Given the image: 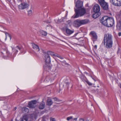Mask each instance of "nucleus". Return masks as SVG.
<instances>
[{"label":"nucleus","mask_w":121,"mask_h":121,"mask_svg":"<svg viewBox=\"0 0 121 121\" xmlns=\"http://www.w3.org/2000/svg\"><path fill=\"white\" fill-rule=\"evenodd\" d=\"M100 8L99 5L98 4L95 5L93 7V10L94 12L99 13L100 10Z\"/></svg>","instance_id":"nucleus-10"},{"label":"nucleus","mask_w":121,"mask_h":121,"mask_svg":"<svg viewBox=\"0 0 121 121\" xmlns=\"http://www.w3.org/2000/svg\"><path fill=\"white\" fill-rule=\"evenodd\" d=\"M48 54H50L52 56H55V54L54 53L52 52L49 51L48 52Z\"/></svg>","instance_id":"nucleus-26"},{"label":"nucleus","mask_w":121,"mask_h":121,"mask_svg":"<svg viewBox=\"0 0 121 121\" xmlns=\"http://www.w3.org/2000/svg\"><path fill=\"white\" fill-rule=\"evenodd\" d=\"M73 118V117L72 116H70V117H69L67 118V121H69L70 120L72 119Z\"/></svg>","instance_id":"nucleus-30"},{"label":"nucleus","mask_w":121,"mask_h":121,"mask_svg":"<svg viewBox=\"0 0 121 121\" xmlns=\"http://www.w3.org/2000/svg\"><path fill=\"white\" fill-rule=\"evenodd\" d=\"M60 56V55H59L57 54H55V56L59 58V56Z\"/></svg>","instance_id":"nucleus-33"},{"label":"nucleus","mask_w":121,"mask_h":121,"mask_svg":"<svg viewBox=\"0 0 121 121\" xmlns=\"http://www.w3.org/2000/svg\"><path fill=\"white\" fill-rule=\"evenodd\" d=\"M109 17L107 16H104L100 19L101 23L104 25L106 26Z\"/></svg>","instance_id":"nucleus-6"},{"label":"nucleus","mask_w":121,"mask_h":121,"mask_svg":"<svg viewBox=\"0 0 121 121\" xmlns=\"http://www.w3.org/2000/svg\"><path fill=\"white\" fill-rule=\"evenodd\" d=\"M100 5L104 10H108V5L107 3L105 2L104 3L102 4V5L101 4Z\"/></svg>","instance_id":"nucleus-13"},{"label":"nucleus","mask_w":121,"mask_h":121,"mask_svg":"<svg viewBox=\"0 0 121 121\" xmlns=\"http://www.w3.org/2000/svg\"><path fill=\"white\" fill-rule=\"evenodd\" d=\"M61 40V41H62V42H65V41H63V40Z\"/></svg>","instance_id":"nucleus-48"},{"label":"nucleus","mask_w":121,"mask_h":121,"mask_svg":"<svg viewBox=\"0 0 121 121\" xmlns=\"http://www.w3.org/2000/svg\"><path fill=\"white\" fill-rule=\"evenodd\" d=\"M83 1L80 0H78L76 2L75 7L76 9L81 8L83 7Z\"/></svg>","instance_id":"nucleus-7"},{"label":"nucleus","mask_w":121,"mask_h":121,"mask_svg":"<svg viewBox=\"0 0 121 121\" xmlns=\"http://www.w3.org/2000/svg\"><path fill=\"white\" fill-rule=\"evenodd\" d=\"M118 0H110V3L113 5L116 6L117 1Z\"/></svg>","instance_id":"nucleus-23"},{"label":"nucleus","mask_w":121,"mask_h":121,"mask_svg":"<svg viewBox=\"0 0 121 121\" xmlns=\"http://www.w3.org/2000/svg\"><path fill=\"white\" fill-rule=\"evenodd\" d=\"M32 11L31 10H29L28 12V15L30 16L32 14Z\"/></svg>","instance_id":"nucleus-27"},{"label":"nucleus","mask_w":121,"mask_h":121,"mask_svg":"<svg viewBox=\"0 0 121 121\" xmlns=\"http://www.w3.org/2000/svg\"><path fill=\"white\" fill-rule=\"evenodd\" d=\"M36 103V100H32L29 102L27 107L30 108H34L36 107L35 104Z\"/></svg>","instance_id":"nucleus-5"},{"label":"nucleus","mask_w":121,"mask_h":121,"mask_svg":"<svg viewBox=\"0 0 121 121\" xmlns=\"http://www.w3.org/2000/svg\"><path fill=\"white\" fill-rule=\"evenodd\" d=\"M71 22V21L70 20H68V23L69 24Z\"/></svg>","instance_id":"nucleus-45"},{"label":"nucleus","mask_w":121,"mask_h":121,"mask_svg":"<svg viewBox=\"0 0 121 121\" xmlns=\"http://www.w3.org/2000/svg\"><path fill=\"white\" fill-rule=\"evenodd\" d=\"M55 99V98H54V99Z\"/></svg>","instance_id":"nucleus-54"},{"label":"nucleus","mask_w":121,"mask_h":121,"mask_svg":"<svg viewBox=\"0 0 121 121\" xmlns=\"http://www.w3.org/2000/svg\"><path fill=\"white\" fill-rule=\"evenodd\" d=\"M120 87L121 88V84L120 85Z\"/></svg>","instance_id":"nucleus-49"},{"label":"nucleus","mask_w":121,"mask_h":121,"mask_svg":"<svg viewBox=\"0 0 121 121\" xmlns=\"http://www.w3.org/2000/svg\"><path fill=\"white\" fill-rule=\"evenodd\" d=\"M22 111L23 113H27L29 112V109L26 107H23L22 109Z\"/></svg>","instance_id":"nucleus-19"},{"label":"nucleus","mask_w":121,"mask_h":121,"mask_svg":"<svg viewBox=\"0 0 121 121\" xmlns=\"http://www.w3.org/2000/svg\"><path fill=\"white\" fill-rule=\"evenodd\" d=\"M66 83L67 85H68L69 84V83L68 82H66Z\"/></svg>","instance_id":"nucleus-46"},{"label":"nucleus","mask_w":121,"mask_h":121,"mask_svg":"<svg viewBox=\"0 0 121 121\" xmlns=\"http://www.w3.org/2000/svg\"><path fill=\"white\" fill-rule=\"evenodd\" d=\"M16 109H17V108L16 107L14 108V110H16Z\"/></svg>","instance_id":"nucleus-47"},{"label":"nucleus","mask_w":121,"mask_h":121,"mask_svg":"<svg viewBox=\"0 0 121 121\" xmlns=\"http://www.w3.org/2000/svg\"><path fill=\"white\" fill-rule=\"evenodd\" d=\"M94 48L96 49L97 48V46L96 45H95L94 46Z\"/></svg>","instance_id":"nucleus-44"},{"label":"nucleus","mask_w":121,"mask_h":121,"mask_svg":"<svg viewBox=\"0 0 121 121\" xmlns=\"http://www.w3.org/2000/svg\"><path fill=\"white\" fill-rule=\"evenodd\" d=\"M51 121H56L55 119L54 118H52L51 119Z\"/></svg>","instance_id":"nucleus-37"},{"label":"nucleus","mask_w":121,"mask_h":121,"mask_svg":"<svg viewBox=\"0 0 121 121\" xmlns=\"http://www.w3.org/2000/svg\"><path fill=\"white\" fill-rule=\"evenodd\" d=\"M50 80V79L49 78V77L47 76L45 79V80L48 82Z\"/></svg>","instance_id":"nucleus-31"},{"label":"nucleus","mask_w":121,"mask_h":121,"mask_svg":"<svg viewBox=\"0 0 121 121\" xmlns=\"http://www.w3.org/2000/svg\"><path fill=\"white\" fill-rule=\"evenodd\" d=\"M44 57L45 62L46 63H49L51 62V59L49 55L48 54H46L45 55Z\"/></svg>","instance_id":"nucleus-11"},{"label":"nucleus","mask_w":121,"mask_h":121,"mask_svg":"<svg viewBox=\"0 0 121 121\" xmlns=\"http://www.w3.org/2000/svg\"><path fill=\"white\" fill-rule=\"evenodd\" d=\"M5 35H6V38H5V39H7V35L9 36V37L10 38V39H11V36L10 34H9L8 33H5Z\"/></svg>","instance_id":"nucleus-28"},{"label":"nucleus","mask_w":121,"mask_h":121,"mask_svg":"<svg viewBox=\"0 0 121 121\" xmlns=\"http://www.w3.org/2000/svg\"><path fill=\"white\" fill-rule=\"evenodd\" d=\"M75 14L72 17L74 18H78L84 15L86 13L85 9L84 7L76 9L74 8Z\"/></svg>","instance_id":"nucleus-2"},{"label":"nucleus","mask_w":121,"mask_h":121,"mask_svg":"<svg viewBox=\"0 0 121 121\" xmlns=\"http://www.w3.org/2000/svg\"><path fill=\"white\" fill-rule=\"evenodd\" d=\"M17 1L18 2H21L22 1V0H17Z\"/></svg>","instance_id":"nucleus-41"},{"label":"nucleus","mask_w":121,"mask_h":121,"mask_svg":"<svg viewBox=\"0 0 121 121\" xmlns=\"http://www.w3.org/2000/svg\"><path fill=\"white\" fill-rule=\"evenodd\" d=\"M83 121H89V120L86 119H83Z\"/></svg>","instance_id":"nucleus-35"},{"label":"nucleus","mask_w":121,"mask_h":121,"mask_svg":"<svg viewBox=\"0 0 121 121\" xmlns=\"http://www.w3.org/2000/svg\"><path fill=\"white\" fill-rule=\"evenodd\" d=\"M40 35L43 36H46L47 34V33L46 32L42 30L40 31Z\"/></svg>","instance_id":"nucleus-22"},{"label":"nucleus","mask_w":121,"mask_h":121,"mask_svg":"<svg viewBox=\"0 0 121 121\" xmlns=\"http://www.w3.org/2000/svg\"><path fill=\"white\" fill-rule=\"evenodd\" d=\"M65 30L66 33L65 34L67 36L68 35H70L74 32L73 31L71 30L67 27L65 28Z\"/></svg>","instance_id":"nucleus-12"},{"label":"nucleus","mask_w":121,"mask_h":121,"mask_svg":"<svg viewBox=\"0 0 121 121\" xmlns=\"http://www.w3.org/2000/svg\"><path fill=\"white\" fill-rule=\"evenodd\" d=\"M114 19L111 17H109L106 26L107 27H111L114 24Z\"/></svg>","instance_id":"nucleus-4"},{"label":"nucleus","mask_w":121,"mask_h":121,"mask_svg":"<svg viewBox=\"0 0 121 121\" xmlns=\"http://www.w3.org/2000/svg\"><path fill=\"white\" fill-rule=\"evenodd\" d=\"M94 79V80H95V79Z\"/></svg>","instance_id":"nucleus-52"},{"label":"nucleus","mask_w":121,"mask_h":121,"mask_svg":"<svg viewBox=\"0 0 121 121\" xmlns=\"http://www.w3.org/2000/svg\"><path fill=\"white\" fill-rule=\"evenodd\" d=\"M29 6V5L26 3H21L18 5V8L20 9H23L26 8Z\"/></svg>","instance_id":"nucleus-8"},{"label":"nucleus","mask_w":121,"mask_h":121,"mask_svg":"<svg viewBox=\"0 0 121 121\" xmlns=\"http://www.w3.org/2000/svg\"><path fill=\"white\" fill-rule=\"evenodd\" d=\"M53 103V102L51 99H48L47 100V104L48 106H50L52 105Z\"/></svg>","instance_id":"nucleus-21"},{"label":"nucleus","mask_w":121,"mask_h":121,"mask_svg":"<svg viewBox=\"0 0 121 121\" xmlns=\"http://www.w3.org/2000/svg\"><path fill=\"white\" fill-rule=\"evenodd\" d=\"M45 103L43 101L41 103L39 106V108L40 109H43L45 107Z\"/></svg>","instance_id":"nucleus-17"},{"label":"nucleus","mask_w":121,"mask_h":121,"mask_svg":"<svg viewBox=\"0 0 121 121\" xmlns=\"http://www.w3.org/2000/svg\"><path fill=\"white\" fill-rule=\"evenodd\" d=\"M120 49L118 48V51L117 52V53L118 54L119 53V52H120Z\"/></svg>","instance_id":"nucleus-42"},{"label":"nucleus","mask_w":121,"mask_h":121,"mask_svg":"<svg viewBox=\"0 0 121 121\" xmlns=\"http://www.w3.org/2000/svg\"><path fill=\"white\" fill-rule=\"evenodd\" d=\"M29 117V115L28 114H25L23 115L22 119V120H24L25 121H28Z\"/></svg>","instance_id":"nucleus-16"},{"label":"nucleus","mask_w":121,"mask_h":121,"mask_svg":"<svg viewBox=\"0 0 121 121\" xmlns=\"http://www.w3.org/2000/svg\"><path fill=\"white\" fill-rule=\"evenodd\" d=\"M79 121H83V118H80L79 120Z\"/></svg>","instance_id":"nucleus-36"},{"label":"nucleus","mask_w":121,"mask_h":121,"mask_svg":"<svg viewBox=\"0 0 121 121\" xmlns=\"http://www.w3.org/2000/svg\"><path fill=\"white\" fill-rule=\"evenodd\" d=\"M10 121H13V120H11Z\"/></svg>","instance_id":"nucleus-51"},{"label":"nucleus","mask_w":121,"mask_h":121,"mask_svg":"<svg viewBox=\"0 0 121 121\" xmlns=\"http://www.w3.org/2000/svg\"><path fill=\"white\" fill-rule=\"evenodd\" d=\"M77 118H75L73 119V120H75L76 121H77Z\"/></svg>","instance_id":"nucleus-43"},{"label":"nucleus","mask_w":121,"mask_h":121,"mask_svg":"<svg viewBox=\"0 0 121 121\" xmlns=\"http://www.w3.org/2000/svg\"><path fill=\"white\" fill-rule=\"evenodd\" d=\"M118 35L119 36H121V32H119L118 33Z\"/></svg>","instance_id":"nucleus-39"},{"label":"nucleus","mask_w":121,"mask_h":121,"mask_svg":"<svg viewBox=\"0 0 121 121\" xmlns=\"http://www.w3.org/2000/svg\"><path fill=\"white\" fill-rule=\"evenodd\" d=\"M82 81L84 82H86L87 80L86 77L82 73L79 75Z\"/></svg>","instance_id":"nucleus-15"},{"label":"nucleus","mask_w":121,"mask_h":121,"mask_svg":"<svg viewBox=\"0 0 121 121\" xmlns=\"http://www.w3.org/2000/svg\"><path fill=\"white\" fill-rule=\"evenodd\" d=\"M97 87H99V86H97Z\"/></svg>","instance_id":"nucleus-53"},{"label":"nucleus","mask_w":121,"mask_h":121,"mask_svg":"<svg viewBox=\"0 0 121 121\" xmlns=\"http://www.w3.org/2000/svg\"><path fill=\"white\" fill-rule=\"evenodd\" d=\"M98 1L100 5L101 4L102 5V4L105 2L104 0H98Z\"/></svg>","instance_id":"nucleus-25"},{"label":"nucleus","mask_w":121,"mask_h":121,"mask_svg":"<svg viewBox=\"0 0 121 121\" xmlns=\"http://www.w3.org/2000/svg\"><path fill=\"white\" fill-rule=\"evenodd\" d=\"M100 15V13H95L93 15L92 17L94 18H96L99 17Z\"/></svg>","instance_id":"nucleus-20"},{"label":"nucleus","mask_w":121,"mask_h":121,"mask_svg":"<svg viewBox=\"0 0 121 121\" xmlns=\"http://www.w3.org/2000/svg\"><path fill=\"white\" fill-rule=\"evenodd\" d=\"M116 6H121V0H118L117 1Z\"/></svg>","instance_id":"nucleus-24"},{"label":"nucleus","mask_w":121,"mask_h":121,"mask_svg":"<svg viewBox=\"0 0 121 121\" xmlns=\"http://www.w3.org/2000/svg\"><path fill=\"white\" fill-rule=\"evenodd\" d=\"M116 27L117 29L121 30V21L117 22Z\"/></svg>","instance_id":"nucleus-18"},{"label":"nucleus","mask_w":121,"mask_h":121,"mask_svg":"<svg viewBox=\"0 0 121 121\" xmlns=\"http://www.w3.org/2000/svg\"><path fill=\"white\" fill-rule=\"evenodd\" d=\"M41 121H46L45 120L44 118L43 117Z\"/></svg>","instance_id":"nucleus-38"},{"label":"nucleus","mask_w":121,"mask_h":121,"mask_svg":"<svg viewBox=\"0 0 121 121\" xmlns=\"http://www.w3.org/2000/svg\"><path fill=\"white\" fill-rule=\"evenodd\" d=\"M86 82L87 83L89 86H91L92 85V84L91 82H89L88 80H87Z\"/></svg>","instance_id":"nucleus-29"},{"label":"nucleus","mask_w":121,"mask_h":121,"mask_svg":"<svg viewBox=\"0 0 121 121\" xmlns=\"http://www.w3.org/2000/svg\"><path fill=\"white\" fill-rule=\"evenodd\" d=\"M112 36L110 33H108L105 34L103 43L104 45L106 43V47L107 48H111L113 44Z\"/></svg>","instance_id":"nucleus-1"},{"label":"nucleus","mask_w":121,"mask_h":121,"mask_svg":"<svg viewBox=\"0 0 121 121\" xmlns=\"http://www.w3.org/2000/svg\"><path fill=\"white\" fill-rule=\"evenodd\" d=\"M33 48L36 50H37V51L38 52L39 51L40 49L38 46L34 43H32Z\"/></svg>","instance_id":"nucleus-14"},{"label":"nucleus","mask_w":121,"mask_h":121,"mask_svg":"<svg viewBox=\"0 0 121 121\" xmlns=\"http://www.w3.org/2000/svg\"><path fill=\"white\" fill-rule=\"evenodd\" d=\"M59 58H60L61 59H63V57H62L60 55V56H59Z\"/></svg>","instance_id":"nucleus-40"},{"label":"nucleus","mask_w":121,"mask_h":121,"mask_svg":"<svg viewBox=\"0 0 121 121\" xmlns=\"http://www.w3.org/2000/svg\"><path fill=\"white\" fill-rule=\"evenodd\" d=\"M89 34L93 40H96L97 39V35L96 33L94 31H91Z\"/></svg>","instance_id":"nucleus-9"},{"label":"nucleus","mask_w":121,"mask_h":121,"mask_svg":"<svg viewBox=\"0 0 121 121\" xmlns=\"http://www.w3.org/2000/svg\"><path fill=\"white\" fill-rule=\"evenodd\" d=\"M16 48L17 49H18L19 50H20L21 49V48L19 47L18 46H17L16 47Z\"/></svg>","instance_id":"nucleus-34"},{"label":"nucleus","mask_w":121,"mask_h":121,"mask_svg":"<svg viewBox=\"0 0 121 121\" xmlns=\"http://www.w3.org/2000/svg\"><path fill=\"white\" fill-rule=\"evenodd\" d=\"M24 121L23 120H21V121Z\"/></svg>","instance_id":"nucleus-50"},{"label":"nucleus","mask_w":121,"mask_h":121,"mask_svg":"<svg viewBox=\"0 0 121 121\" xmlns=\"http://www.w3.org/2000/svg\"><path fill=\"white\" fill-rule=\"evenodd\" d=\"M88 22V20L86 19L82 20L77 19L74 22L73 25L76 27H79L82 25L87 23Z\"/></svg>","instance_id":"nucleus-3"},{"label":"nucleus","mask_w":121,"mask_h":121,"mask_svg":"<svg viewBox=\"0 0 121 121\" xmlns=\"http://www.w3.org/2000/svg\"><path fill=\"white\" fill-rule=\"evenodd\" d=\"M13 51L14 52V53L15 55L18 52V51L16 49H14L13 50Z\"/></svg>","instance_id":"nucleus-32"}]
</instances>
